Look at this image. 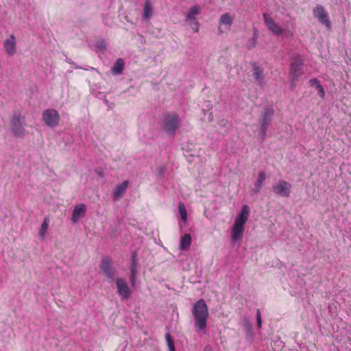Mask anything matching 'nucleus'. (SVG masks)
Segmentation results:
<instances>
[{"instance_id":"32","label":"nucleus","mask_w":351,"mask_h":351,"mask_svg":"<svg viewBox=\"0 0 351 351\" xmlns=\"http://www.w3.org/2000/svg\"><path fill=\"white\" fill-rule=\"evenodd\" d=\"M124 67H113L112 72L114 75H118L122 73Z\"/></svg>"},{"instance_id":"2","label":"nucleus","mask_w":351,"mask_h":351,"mask_svg":"<svg viewBox=\"0 0 351 351\" xmlns=\"http://www.w3.org/2000/svg\"><path fill=\"white\" fill-rule=\"evenodd\" d=\"M180 119L177 113H169L164 118V129L169 135H173L179 128Z\"/></svg>"},{"instance_id":"38","label":"nucleus","mask_w":351,"mask_h":351,"mask_svg":"<svg viewBox=\"0 0 351 351\" xmlns=\"http://www.w3.org/2000/svg\"><path fill=\"white\" fill-rule=\"evenodd\" d=\"M204 351H211L210 348H206Z\"/></svg>"},{"instance_id":"23","label":"nucleus","mask_w":351,"mask_h":351,"mask_svg":"<svg viewBox=\"0 0 351 351\" xmlns=\"http://www.w3.org/2000/svg\"><path fill=\"white\" fill-rule=\"evenodd\" d=\"M252 75L254 79L261 83L264 78L263 71L261 67H253Z\"/></svg>"},{"instance_id":"25","label":"nucleus","mask_w":351,"mask_h":351,"mask_svg":"<svg viewBox=\"0 0 351 351\" xmlns=\"http://www.w3.org/2000/svg\"><path fill=\"white\" fill-rule=\"evenodd\" d=\"M49 222H50L49 218L48 217H45L44 221L41 225V227H40V229L39 231V234L41 237H45L46 231L49 227Z\"/></svg>"},{"instance_id":"7","label":"nucleus","mask_w":351,"mask_h":351,"mask_svg":"<svg viewBox=\"0 0 351 351\" xmlns=\"http://www.w3.org/2000/svg\"><path fill=\"white\" fill-rule=\"evenodd\" d=\"M233 20L234 16H232L230 13L222 14L219 21L218 32L220 34H223L230 31Z\"/></svg>"},{"instance_id":"20","label":"nucleus","mask_w":351,"mask_h":351,"mask_svg":"<svg viewBox=\"0 0 351 351\" xmlns=\"http://www.w3.org/2000/svg\"><path fill=\"white\" fill-rule=\"evenodd\" d=\"M201 9L199 5L192 6L186 16V20L196 19V16L200 13Z\"/></svg>"},{"instance_id":"33","label":"nucleus","mask_w":351,"mask_h":351,"mask_svg":"<svg viewBox=\"0 0 351 351\" xmlns=\"http://www.w3.org/2000/svg\"><path fill=\"white\" fill-rule=\"evenodd\" d=\"M136 253L133 254V256H133V266L132 267L131 271H131V275H133V274H134V276H136V268H135L136 265H135V263H134L135 262V256H136Z\"/></svg>"},{"instance_id":"24","label":"nucleus","mask_w":351,"mask_h":351,"mask_svg":"<svg viewBox=\"0 0 351 351\" xmlns=\"http://www.w3.org/2000/svg\"><path fill=\"white\" fill-rule=\"evenodd\" d=\"M303 63V57L299 54H295L292 56L290 66H302Z\"/></svg>"},{"instance_id":"6","label":"nucleus","mask_w":351,"mask_h":351,"mask_svg":"<svg viewBox=\"0 0 351 351\" xmlns=\"http://www.w3.org/2000/svg\"><path fill=\"white\" fill-rule=\"evenodd\" d=\"M12 131L15 136H23L25 134V130L21 120L20 113L15 112L11 119Z\"/></svg>"},{"instance_id":"27","label":"nucleus","mask_w":351,"mask_h":351,"mask_svg":"<svg viewBox=\"0 0 351 351\" xmlns=\"http://www.w3.org/2000/svg\"><path fill=\"white\" fill-rule=\"evenodd\" d=\"M179 213L181 215L182 219L185 221L187 217V213L185 206L182 202H180L178 205Z\"/></svg>"},{"instance_id":"4","label":"nucleus","mask_w":351,"mask_h":351,"mask_svg":"<svg viewBox=\"0 0 351 351\" xmlns=\"http://www.w3.org/2000/svg\"><path fill=\"white\" fill-rule=\"evenodd\" d=\"M292 185L285 180H280L272 186L273 192L280 197H289L291 193Z\"/></svg>"},{"instance_id":"3","label":"nucleus","mask_w":351,"mask_h":351,"mask_svg":"<svg viewBox=\"0 0 351 351\" xmlns=\"http://www.w3.org/2000/svg\"><path fill=\"white\" fill-rule=\"evenodd\" d=\"M44 123L49 127L55 128L59 125L60 117L55 109L45 110L42 114Z\"/></svg>"},{"instance_id":"22","label":"nucleus","mask_w":351,"mask_h":351,"mask_svg":"<svg viewBox=\"0 0 351 351\" xmlns=\"http://www.w3.org/2000/svg\"><path fill=\"white\" fill-rule=\"evenodd\" d=\"M300 67H291L289 75L290 79L293 83L298 80V77L302 75Z\"/></svg>"},{"instance_id":"31","label":"nucleus","mask_w":351,"mask_h":351,"mask_svg":"<svg viewBox=\"0 0 351 351\" xmlns=\"http://www.w3.org/2000/svg\"><path fill=\"white\" fill-rule=\"evenodd\" d=\"M309 84L311 87H315L316 88L317 86L320 84V82L317 79L314 78V79H311L309 81Z\"/></svg>"},{"instance_id":"26","label":"nucleus","mask_w":351,"mask_h":351,"mask_svg":"<svg viewBox=\"0 0 351 351\" xmlns=\"http://www.w3.org/2000/svg\"><path fill=\"white\" fill-rule=\"evenodd\" d=\"M165 339L169 348V351H176L173 340L169 333H166Z\"/></svg>"},{"instance_id":"19","label":"nucleus","mask_w":351,"mask_h":351,"mask_svg":"<svg viewBox=\"0 0 351 351\" xmlns=\"http://www.w3.org/2000/svg\"><path fill=\"white\" fill-rule=\"evenodd\" d=\"M191 244V236L189 234H184L180 240V249L186 250Z\"/></svg>"},{"instance_id":"14","label":"nucleus","mask_w":351,"mask_h":351,"mask_svg":"<svg viewBox=\"0 0 351 351\" xmlns=\"http://www.w3.org/2000/svg\"><path fill=\"white\" fill-rule=\"evenodd\" d=\"M16 38L14 35L12 34L5 39L3 42V48L5 51V52L9 56H12L16 52Z\"/></svg>"},{"instance_id":"28","label":"nucleus","mask_w":351,"mask_h":351,"mask_svg":"<svg viewBox=\"0 0 351 351\" xmlns=\"http://www.w3.org/2000/svg\"><path fill=\"white\" fill-rule=\"evenodd\" d=\"M186 21L189 23V25L192 28V29L195 32H198L199 29V23L197 21V19L193 20H186Z\"/></svg>"},{"instance_id":"13","label":"nucleus","mask_w":351,"mask_h":351,"mask_svg":"<svg viewBox=\"0 0 351 351\" xmlns=\"http://www.w3.org/2000/svg\"><path fill=\"white\" fill-rule=\"evenodd\" d=\"M250 216V208L248 206L244 205L242 206L241 210L237 215L234 224L244 227Z\"/></svg>"},{"instance_id":"30","label":"nucleus","mask_w":351,"mask_h":351,"mask_svg":"<svg viewBox=\"0 0 351 351\" xmlns=\"http://www.w3.org/2000/svg\"><path fill=\"white\" fill-rule=\"evenodd\" d=\"M256 319H257L258 327L261 328L262 322H261V315L260 309H257V311H256Z\"/></svg>"},{"instance_id":"37","label":"nucleus","mask_w":351,"mask_h":351,"mask_svg":"<svg viewBox=\"0 0 351 351\" xmlns=\"http://www.w3.org/2000/svg\"><path fill=\"white\" fill-rule=\"evenodd\" d=\"M256 43V36L253 37L252 38V47H254Z\"/></svg>"},{"instance_id":"36","label":"nucleus","mask_w":351,"mask_h":351,"mask_svg":"<svg viewBox=\"0 0 351 351\" xmlns=\"http://www.w3.org/2000/svg\"><path fill=\"white\" fill-rule=\"evenodd\" d=\"M130 280L131 285L134 286L135 282H136V278H135V276H134V274L130 276Z\"/></svg>"},{"instance_id":"21","label":"nucleus","mask_w":351,"mask_h":351,"mask_svg":"<svg viewBox=\"0 0 351 351\" xmlns=\"http://www.w3.org/2000/svg\"><path fill=\"white\" fill-rule=\"evenodd\" d=\"M266 179V174L265 171H261L258 174V179L256 182H255L254 187H255V192L258 193L261 190V188L262 185L263 184L265 180Z\"/></svg>"},{"instance_id":"1","label":"nucleus","mask_w":351,"mask_h":351,"mask_svg":"<svg viewBox=\"0 0 351 351\" xmlns=\"http://www.w3.org/2000/svg\"><path fill=\"white\" fill-rule=\"evenodd\" d=\"M191 312L197 331L204 330L206 327L209 315L208 306L204 300L200 299L197 301L193 304Z\"/></svg>"},{"instance_id":"11","label":"nucleus","mask_w":351,"mask_h":351,"mask_svg":"<svg viewBox=\"0 0 351 351\" xmlns=\"http://www.w3.org/2000/svg\"><path fill=\"white\" fill-rule=\"evenodd\" d=\"M263 17L265 25L269 31L277 36L283 33L284 29L280 27L268 14L263 13Z\"/></svg>"},{"instance_id":"34","label":"nucleus","mask_w":351,"mask_h":351,"mask_svg":"<svg viewBox=\"0 0 351 351\" xmlns=\"http://www.w3.org/2000/svg\"><path fill=\"white\" fill-rule=\"evenodd\" d=\"M124 64H125V62H124L123 60L120 58L116 61L114 66H124Z\"/></svg>"},{"instance_id":"5","label":"nucleus","mask_w":351,"mask_h":351,"mask_svg":"<svg viewBox=\"0 0 351 351\" xmlns=\"http://www.w3.org/2000/svg\"><path fill=\"white\" fill-rule=\"evenodd\" d=\"M274 114V108L269 106L266 107L264 109L263 113L261 114V117L259 120V123L261 125V129L263 135L266 134L267 128L271 122Z\"/></svg>"},{"instance_id":"16","label":"nucleus","mask_w":351,"mask_h":351,"mask_svg":"<svg viewBox=\"0 0 351 351\" xmlns=\"http://www.w3.org/2000/svg\"><path fill=\"white\" fill-rule=\"evenodd\" d=\"M86 207L84 204L77 205L73 210L72 213V221L76 223L80 218L85 213Z\"/></svg>"},{"instance_id":"9","label":"nucleus","mask_w":351,"mask_h":351,"mask_svg":"<svg viewBox=\"0 0 351 351\" xmlns=\"http://www.w3.org/2000/svg\"><path fill=\"white\" fill-rule=\"evenodd\" d=\"M313 16L317 18L319 22L327 27H330V22L328 14L322 5H317L313 10Z\"/></svg>"},{"instance_id":"8","label":"nucleus","mask_w":351,"mask_h":351,"mask_svg":"<svg viewBox=\"0 0 351 351\" xmlns=\"http://www.w3.org/2000/svg\"><path fill=\"white\" fill-rule=\"evenodd\" d=\"M100 269L104 275L109 279L113 280L116 275V269L112 266V261L108 257L102 258L100 265Z\"/></svg>"},{"instance_id":"17","label":"nucleus","mask_w":351,"mask_h":351,"mask_svg":"<svg viewBox=\"0 0 351 351\" xmlns=\"http://www.w3.org/2000/svg\"><path fill=\"white\" fill-rule=\"evenodd\" d=\"M244 232V227L239 226L238 225L234 224L232 227L231 230V235H232V239L234 241H237L239 239H241L243 237Z\"/></svg>"},{"instance_id":"15","label":"nucleus","mask_w":351,"mask_h":351,"mask_svg":"<svg viewBox=\"0 0 351 351\" xmlns=\"http://www.w3.org/2000/svg\"><path fill=\"white\" fill-rule=\"evenodd\" d=\"M129 185V181L125 180L121 184L117 185L113 191V199L117 201L122 197Z\"/></svg>"},{"instance_id":"18","label":"nucleus","mask_w":351,"mask_h":351,"mask_svg":"<svg viewBox=\"0 0 351 351\" xmlns=\"http://www.w3.org/2000/svg\"><path fill=\"white\" fill-rule=\"evenodd\" d=\"M153 15V5L151 0H145L143 18L149 20Z\"/></svg>"},{"instance_id":"35","label":"nucleus","mask_w":351,"mask_h":351,"mask_svg":"<svg viewBox=\"0 0 351 351\" xmlns=\"http://www.w3.org/2000/svg\"><path fill=\"white\" fill-rule=\"evenodd\" d=\"M98 48H99L101 50H104L106 49V43L105 42L102 41L101 43H99L97 45Z\"/></svg>"},{"instance_id":"10","label":"nucleus","mask_w":351,"mask_h":351,"mask_svg":"<svg viewBox=\"0 0 351 351\" xmlns=\"http://www.w3.org/2000/svg\"><path fill=\"white\" fill-rule=\"evenodd\" d=\"M117 293L123 299H128L130 297L131 291L126 280L123 278H117L115 280Z\"/></svg>"},{"instance_id":"29","label":"nucleus","mask_w":351,"mask_h":351,"mask_svg":"<svg viewBox=\"0 0 351 351\" xmlns=\"http://www.w3.org/2000/svg\"><path fill=\"white\" fill-rule=\"evenodd\" d=\"M315 89L317 90L318 95L321 98L324 99V97H325V91H324V87L321 85V84H319L318 86H317V88Z\"/></svg>"},{"instance_id":"12","label":"nucleus","mask_w":351,"mask_h":351,"mask_svg":"<svg viewBox=\"0 0 351 351\" xmlns=\"http://www.w3.org/2000/svg\"><path fill=\"white\" fill-rule=\"evenodd\" d=\"M263 17L265 25L269 31L277 36L283 33L284 29L280 27L268 14L263 13Z\"/></svg>"}]
</instances>
